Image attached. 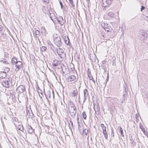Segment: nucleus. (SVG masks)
<instances>
[{"mask_svg":"<svg viewBox=\"0 0 148 148\" xmlns=\"http://www.w3.org/2000/svg\"><path fill=\"white\" fill-rule=\"evenodd\" d=\"M114 63H113V65H114Z\"/></svg>","mask_w":148,"mask_h":148,"instance_id":"obj_59","label":"nucleus"},{"mask_svg":"<svg viewBox=\"0 0 148 148\" xmlns=\"http://www.w3.org/2000/svg\"><path fill=\"white\" fill-rule=\"evenodd\" d=\"M47 48L46 47L43 46L40 48V50L42 51H44L46 50Z\"/></svg>","mask_w":148,"mask_h":148,"instance_id":"obj_33","label":"nucleus"},{"mask_svg":"<svg viewBox=\"0 0 148 148\" xmlns=\"http://www.w3.org/2000/svg\"><path fill=\"white\" fill-rule=\"evenodd\" d=\"M103 133L104 134L105 138L107 139L108 138V134L107 133L106 131H103Z\"/></svg>","mask_w":148,"mask_h":148,"instance_id":"obj_31","label":"nucleus"},{"mask_svg":"<svg viewBox=\"0 0 148 148\" xmlns=\"http://www.w3.org/2000/svg\"><path fill=\"white\" fill-rule=\"evenodd\" d=\"M92 80L93 82H94V83H95V80H94L93 79H92Z\"/></svg>","mask_w":148,"mask_h":148,"instance_id":"obj_54","label":"nucleus"},{"mask_svg":"<svg viewBox=\"0 0 148 148\" xmlns=\"http://www.w3.org/2000/svg\"><path fill=\"white\" fill-rule=\"evenodd\" d=\"M12 139L13 142L14 143H17V140L16 138L15 137H13Z\"/></svg>","mask_w":148,"mask_h":148,"instance_id":"obj_37","label":"nucleus"},{"mask_svg":"<svg viewBox=\"0 0 148 148\" xmlns=\"http://www.w3.org/2000/svg\"><path fill=\"white\" fill-rule=\"evenodd\" d=\"M88 90L86 89H85L84 90V101H85V100L86 99V97L88 96Z\"/></svg>","mask_w":148,"mask_h":148,"instance_id":"obj_16","label":"nucleus"},{"mask_svg":"<svg viewBox=\"0 0 148 148\" xmlns=\"http://www.w3.org/2000/svg\"><path fill=\"white\" fill-rule=\"evenodd\" d=\"M41 32L45 35H46L47 33L45 28L43 27L41 28Z\"/></svg>","mask_w":148,"mask_h":148,"instance_id":"obj_21","label":"nucleus"},{"mask_svg":"<svg viewBox=\"0 0 148 148\" xmlns=\"http://www.w3.org/2000/svg\"><path fill=\"white\" fill-rule=\"evenodd\" d=\"M82 116L83 118L84 119H86V114L84 112L82 113Z\"/></svg>","mask_w":148,"mask_h":148,"instance_id":"obj_36","label":"nucleus"},{"mask_svg":"<svg viewBox=\"0 0 148 148\" xmlns=\"http://www.w3.org/2000/svg\"><path fill=\"white\" fill-rule=\"evenodd\" d=\"M27 132L29 134H32L34 132V130L32 128V127L28 125V126L27 127Z\"/></svg>","mask_w":148,"mask_h":148,"instance_id":"obj_15","label":"nucleus"},{"mask_svg":"<svg viewBox=\"0 0 148 148\" xmlns=\"http://www.w3.org/2000/svg\"><path fill=\"white\" fill-rule=\"evenodd\" d=\"M103 36L104 38H105V37H104V35H103Z\"/></svg>","mask_w":148,"mask_h":148,"instance_id":"obj_56","label":"nucleus"},{"mask_svg":"<svg viewBox=\"0 0 148 148\" xmlns=\"http://www.w3.org/2000/svg\"><path fill=\"white\" fill-rule=\"evenodd\" d=\"M76 79V76L74 75H71L67 78V81L68 82H75Z\"/></svg>","mask_w":148,"mask_h":148,"instance_id":"obj_10","label":"nucleus"},{"mask_svg":"<svg viewBox=\"0 0 148 148\" xmlns=\"http://www.w3.org/2000/svg\"><path fill=\"white\" fill-rule=\"evenodd\" d=\"M113 0H102L103 3V10H106L108 9L112 3Z\"/></svg>","mask_w":148,"mask_h":148,"instance_id":"obj_1","label":"nucleus"},{"mask_svg":"<svg viewBox=\"0 0 148 148\" xmlns=\"http://www.w3.org/2000/svg\"><path fill=\"white\" fill-rule=\"evenodd\" d=\"M108 16L111 17H113L114 16V14L113 12H109L108 14Z\"/></svg>","mask_w":148,"mask_h":148,"instance_id":"obj_32","label":"nucleus"},{"mask_svg":"<svg viewBox=\"0 0 148 148\" xmlns=\"http://www.w3.org/2000/svg\"><path fill=\"white\" fill-rule=\"evenodd\" d=\"M22 65V63L20 61H18V62H17L16 64H15L16 68L15 70V71L16 72H17L19 71L21 68Z\"/></svg>","mask_w":148,"mask_h":148,"instance_id":"obj_9","label":"nucleus"},{"mask_svg":"<svg viewBox=\"0 0 148 148\" xmlns=\"http://www.w3.org/2000/svg\"><path fill=\"white\" fill-rule=\"evenodd\" d=\"M70 3L71 5V6L74 7L75 6L74 5L73 3V0H69Z\"/></svg>","mask_w":148,"mask_h":148,"instance_id":"obj_34","label":"nucleus"},{"mask_svg":"<svg viewBox=\"0 0 148 148\" xmlns=\"http://www.w3.org/2000/svg\"><path fill=\"white\" fill-rule=\"evenodd\" d=\"M10 81L8 79L3 80L2 82V86L6 88H8L9 87V84L10 83Z\"/></svg>","mask_w":148,"mask_h":148,"instance_id":"obj_7","label":"nucleus"},{"mask_svg":"<svg viewBox=\"0 0 148 148\" xmlns=\"http://www.w3.org/2000/svg\"><path fill=\"white\" fill-rule=\"evenodd\" d=\"M111 136L113 137H114V133L113 129H112V133H111Z\"/></svg>","mask_w":148,"mask_h":148,"instance_id":"obj_41","label":"nucleus"},{"mask_svg":"<svg viewBox=\"0 0 148 148\" xmlns=\"http://www.w3.org/2000/svg\"><path fill=\"white\" fill-rule=\"evenodd\" d=\"M107 61L105 59L102 61V64H105Z\"/></svg>","mask_w":148,"mask_h":148,"instance_id":"obj_43","label":"nucleus"},{"mask_svg":"<svg viewBox=\"0 0 148 148\" xmlns=\"http://www.w3.org/2000/svg\"><path fill=\"white\" fill-rule=\"evenodd\" d=\"M68 109L69 110L75 108V105L71 101H69L68 102Z\"/></svg>","mask_w":148,"mask_h":148,"instance_id":"obj_13","label":"nucleus"},{"mask_svg":"<svg viewBox=\"0 0 148 148\" xmlns=\"http://www.w3.org/2000/svg\"><path fill=\"white\" fill-rule=\"evenodd\" d=\"M143 132L145 135H146V136H147L148 134V132L147 131H145V130L144 131H143Z\"/></svg>","mask_w":148,"mask_h":148,"instance_id":"obj_40","label":"nucleus"},{"mask_svg":"<svg viewBox=\"0 0 148 148\" xmlns=\"http://www.w3.org/2000/svg\"><path fill=\"white\" fill-rule=\"evenodd\" d=\"M89 0H86V1L87 2H88Z\"/></svg>","mask_w":148,"mask_h":148,"instance_id":"obj_55","label":"nucleus"},{"mask_svg":"<svg viewBox=\"0 0 148 148\" xmlns=\"http://www.w3.org/2000/svg\"><path fill=\"white\" fill-rule=\"evenodd\" d=\"M61 69L62 72L63 74L66 73L68 71V68L66 64H62L61 65Z\"/></svg>","mask_w":148,"mask_h":148,"instance_id":"obj_6","label":"nucleus"},{"mask_svg":"<svg viewBox=\"0 0 148 148\" xmlns=\"http://www.w3.org/2000/svg\"><path fill=\"white\" fill-rule=\"evenodd\" d=\"M25 90V86L21 85L18 87L16 88V91L18 93H21Z\"/></svg>","mask_w":148,"mask_h":148,"instance_id":"obj_5","label":"nucleus"},{"mask_svg":"<svg viewBox=\"0 0 148 148\" xmlns=\"http://www.w3.org/2000/svg\"><path fill=\"white\" fill-rule=\"evenodd\" d=\"M101 126L102 128L103 131L106 130V127L104 126L103 124H101Z\"/></svg>","mask_w":148,"mask_h":148,"instance_id":"obj_30","label":"nucleus"},{"mask_svg":"<svg viewBox=\"0 0 148 148\" xmlns=\"http://www.w3.org/2000/svg\"><path fill=\"white\" fill-rule=\"evenodd\" d=\"M101 26L107 32H110L112 30V28L110 24L103 22L101 24Z\"/></svg>","mask_w":148,"mask_h":148,"instance_id":"obj_3","label":"nucleus"},{"mask_svg":"<svg viewBox=\"0 0 148 148\" xmlns=\"http://www.w3.org/2000/svg\"><path fill=\"white\" fill-rule=\"evenodd\" d=\"M3 28V27L1 25H0V31H1Z\"/></svg>","mask_w":148,"mask_h":148,"instance_id":"obj_48","label":"nucleus"},{"mask_svg":"<svg viewBox=\"0 0 148 148\" xmlns=\"http://www.w3.org/2000/svg\"><path fill=\"white\" fill-rule=\"evenodd\" d=\"M79 118L78 117H77V123H79Z\"/></svg>","mask_w":148,"mask_h":148,"instance_id":"obj_52","label":"nucleus"},{"mask_svg":"<svg viewBox=\"0 0 148 148\" xmlns=\"http://www.w3.org/2000/svg\"><path fill=\"white\" fill-rule=\"evenodd\" d=\"M12 120L14 122H17L18 120V119L16 117H13L12 118Z\"/></svg>","mask_w":148,"mask_h":148,"instance_id":"obj_39","label":"nucleus"},{"mask_svg":"<svg viewBox=\"0 0 148 148\" xmlns=\"http://www.w3.org/2000/svg\"><path fill=\"white\" fill-rule=\"evenodd\" d=\"M145 8V7L144 6H143V5H142L141 6V11H142Z\"/></svg>","mask_w":148,"mask_h":148,"instance_id":"obj_46","label":"nucleus"},{"mask_svg":"<svg viewBox=\"0 0 148 148\" xmlns=\"http://www.w3.org/2000/svg\"><path fill=\"white\" fill-rule=\"evenodd\" d=\"M0 61L3 62L4 63L6 64H8V62L4 58H2L0 59Z\"/></svg>","mask_w":148,"mask_h":148,"instance_id":"obj_23","label":"nucleus"},{"mask_svg":"<svg viewBox=\"0 0 148 148\" xmlns=\"http://www.w3.org/2000/svg\"><path fill=\"white\" fill-rule=\"evenodd\" d=\"M36 88L37 89V90H38V89H40L39 88V87L38 85H37V86H36Z\"/></svg>","mask_w":148,"mask_h":148,"instance_id":"obj_49","label":"nucleus"},{"mask_svg":"<svg viewBox=\"0 0 148 148\" xmlns=\"http://www.w3.org/2000/svg\"><path fill=\"white\" fill-rule=\"evenodd\" d=\"M42 1L44 2H46L47 3H48L49 2V0H42Z\"/></svg>","mask_w":148,"mask_h":148,"instance_id":"obj_47","label":"nucleus"},{"mask_svg":"<svg viewBox=\"0 0 148 148\" xmlns=\"http://www.w3.org/2000/svg\"><path fill=\"white\" fill-rule=\"evenodd\" d=\"M101 66L102 69L104 70V72H106L107 71L106 66L105 64H102Z\"/></svg>","mask_w":148,"mask_h":148,"instance_id":"obj_28","label":"nucleus"},{"mask_svg":"<svg viewBox=\"0 0 148 148\" xmlns=\"http://www.w3.org/2000/svg\"><path fill=\"white\" fill-rule=\"evenodd\" d=\"M9 68L8 67H6L5 68L4 71H3L6 74V73L9 72Z\"/></svg>","mask_w":148,"mask_h":148,"instance_id":"obj_29","label":"nucleus"},{"mask_svg":"<svg viewBox=\"0 0 148 148\" xmlns=\"http://www.w3.org/2000/svg\"><path fill=\"white\" fill-rule=\"evenodd\" d=\"M47 97H48L49 98H50L51 97H52L53 98H54V94L53 91L52 89L51 90H48L46 94Z\"/></svg>","mask_w":148,"mask_h":148,"instance_id":"obj_8","label":"nucleus"},{"mask_svg":"<svg viewBox=\"0 0 148 148\" xmlns=\"http://www.w3.org/2000/svg\"><path fill=\"white\" fill-rule=\"evenodd\" d=\"M88 131L86 129H85L83 130L82 133V134L83 136H85L87 135Z\"/></svg>","mask_w":148,"mask_h":148,"instance_id":"obj_20","label":"nucleus"},{"mask_svg":"<svg viewBox=\"0 0 148 148\" xmlns=\"http://www.w3.org/2000/svg\"><path fill=\"white\" fill-rule=\"evenodd\" d=\"M140 128L141 129L143 132L145 130V129L142 126H140Z\"/></svg>","mask_w":148,"mask_h":148,"instance_id":"obj_44","label":"nucleus"},{"mask_svg":"<svg viewBox=\"0 0 148 148\" xmlns=\"http://www.w3.org/2000/svg\"><path fill=\"white\" fill-rule=\"evenodd\" d=\"M18 62L16 58L15 57H13L11 60V62L12 64L13 65L15 64Z\"/></svg>","mask_w":148,"mask_h":148,"instance_id":"obj_18","label":"nucleus"},{"mask_svg":"<svg viewBox=\"0 0 148 148\" xmlns=\"http://www.w3.org/2000/svg\"><path fill=\"white\" fill-rule=\"evenodd\" d=\"M74 71H75V72H76V71H75V70H74Z\"/></svg>","mask_w":148,"mask_h":148,"instance_id":"obj_60","label":"nucleus"},{"mask_svg":"<svg viewBox=\"0 0 148 148\" xmlns=\"http://www.w3.org/2000/svg\"><path fill=\"white\" fill-rule=\"evenodd\" d=\"M80 96V95H79V98L80 97V96Z\"/></svg>","mask_w":148,"mask_h":148,"instance_id":"obj_57","label":"nucleus"},{"mask_svg":"<svg viewBox=\"0 0 148 148\" xmlns=\"http://www.w3.org/2000/svg\"><path fill=\"white\" fill-rule=\"evenodd\" d=\"M70 122L71 123V125H72V126H73V123L71 121H70Z\"/></svg>","mask_w":148,"mask_h":148,"instance_id":"obj_53","label":"nucleus"},{"mask_svg":"<svg viewBox=\"0 0 148 148\" xmlns=\"http://www.w3.org/2000/svg\"><path fill=\"white\" fill-rule=\"evenodd\" d=\"M56 19L57 20L59 23L62 25H63L65 22L62 16H60L57 19L56 18Z\"/></svg>","mask_w":148,"mask_h":148,"instance_id":"obj_12","label":"nucleus"},{"mask_svg":"<svg viewBox=\"0 0 148 148\" xmlns=\"http://www.w3.org/2000/svg\"><path fill=\"white\" fill-rule=\"evenodd\" d=\"M37 92L38 93L40 97V94H41L42 95H43L42 91L40 89H38L37 90Z\"/></svg>","mask_w":148,"mask_h":148,"instance_id":"obj_35","label":"nucleus"},{"mask_svg":"<svg viewBox=\"0 0 148 148\" xmlns=\"http://www.w3.org/2000/svg\"><path fill=\"white\" fill-rule=\"evenodd\" d=\"M57 53L61 59H64L66 57V55L64 52L63 50L60 48L57 50Z\"/></svg>","mask_w":148,"mask_h":148,"instance_id":"obj_4","label":"nucleus"},{"mask_svg":"<svg viewBox=\"0 0 148 148\" xmlns=\"http://www.w3.org/2000/svg\"><path fill=\"white\" fill-rule=\"evenodd\" d=\"M6 76V74L3 71L0 72V78L3 79L5 78Z\"/></svg>","mask_w":148,"mask_h":148,"instance_id":"obj_17","label":"nucleus"},{"mask_svg":"<svg viewBox=\"0 0 148 148\" xmlns=\"http://www.w3.org/2000/svg\"><path fill=\"white\" fill-rule=\"evenodd\" d=\"M130 142L131 143H132L133 144V145L134 144L133 143V142H134V140H132L131 139H130Z\"/></svg>","mask_w":148,"mask_h":148,"instance_id":"obj_50","label":"nucleus"},{"mask_svg":"<svg viewBox=\"0 0 148 148\" xmlns=\"http://www.w3.org/2000/svg\"><path fill=\"white\" fill-rule=\"evenodd\" d=\"M78 95V92L77 90L75 89L73 90V91L70 93V95L72 97H75Z\"/></svg>","mask_w":148,"mask_h":148,"instance_id":"obj_14","label":"nucleus"},{"mask_svg":"<svg viewBox=\"0 0 148 148\" xmlns=\"http://www.w3.org/2000/svg\"><path fill=\"white\" fill-rule=\"evenodd\" d=\"M78 129L79 130V132H80V130H79V127H80V125H79V123H78Z\"/></svg>","mask_w":148,"mask_h":148,"instance_id":"obj_51","label":"nucleus"},{"mask_svg":"<svg viewBox=\"0 0 148 148\" xmlns=\"http://www.w3.org/2000/svg\"><path fill=\"white\" fill-rule=\"evenodd\" d=\"M54 41L55 44L59 47H60L62 45L61 38L57 34L53 36Z\"/></svg>","mask_w":148,"mask_h":148,"instance_id":"obj_2","label":"nucleus"},{"mask_svg":"<svg viewBox=\"0 0 148 148\" xmlns=\"http://www.w3.org/2000/svg\"><path fill=\"white\" fill-rule=\"evenodd\" d=\"M56 61V63H52V65L53 66H57L58 65V64H59V62H60L58 60H55L54 61V62H55Z\"/></svg>","mask_w":148,"mask_h":148,"instance_id":"obj_26","label":"nucleus"},{"mask_svg":"<svg viewBox=\"0 0 148 148\" xmlns=\"http://www.w3.org/2000/svg\"><path fill=\"white\" fill-rule=\"evenodd\" d=\"M64 41L65 43L67 45H70L69 40V38H68V37H67L66 38L64 39Z\"/></svg>","mask_w":148,"mask_h":148,"instance_id":"obj_22","label":"nucleus"},{"mask_svg":"<svg viewBox=\"0 0 148 148\" xmlns=\"http://www.w3.org/2000/svg\"><path fill=\"white\" fill-rule=\"evenodd\" d=\"M145 33L144 32V31H142L140 33V34H141V36H145Z\"/></svg>","mask_w":148,"mask_h":148,"instance_id":"obj_42","label":"nucleus"},{"mask_svg":"<svg viewBox=\"0 0 148 148\" xmlns=\"http://www.w3.org/2000/svg\"><path fill=\"white\" fill-rule=\"evenodd\" d=\"M50 15L49 16L50 18L51 19L52 21L54 22V21L53 20L55 18H56V16L55 14L54 13H52V14H50Z\"/></svg>","mask_w":148,"mask_h":148,"instance_id":"obj_19","label":"nucleus"},{"mask_svg":"<svg viewBox=\"0 0 148 148\" xmlns=\"http://www.w3.org/2000/svg\"><path fill=\"white\" fill-rule=\"evenodd\" d=\"M17 128L20 130L21 131H23V128L22 124H20L18 125Z\"/></svg>","mask_w":148,"mask_h":148,"instance_id":"obj_27","label":"nucleus"},{"mask_svg":"<svg viewBox=\"0 0 148 148\" xmlns=\"http://www.w3.org/2000/svg\"><path fill=\"white\" fill-rule=\"evenodd\" d=\"M114 63H113V65H114Z\"/></svg>","mask_w":148,"mask_h":148,"instance_id":"obj_58","label":"nucleus"},{"mask_svg":"<svg viewBox=\"0 0 148 148\" xmlns=\"http://www.w3.org/2000/svg\"><path fill=\"white\" fill-rule=\"evenodd\" d=\"M59 3H60V5L61 8L62 9L63 8V4H62V3L60 1Z\"/></svg>","mask_w":148,"mask_h":148,"instance_id":"obj_45","label":"nucleus"},{"mask_svg":"<svg viewBox=\"0 0 148 148\" xmlns=\"http://www.w3.org/2000/svg\"><path fill=\"white\" fill-rule=\"evenodd\" d=\"M119 131H120V132L121 136L123 137H124V135L123 134V130L121 128V127L119 126Z\"/></svg>","mask_w":148,"mask_h":148,"instance_id":"obj_25","label":"nucleus"},{"mask_svg":"<svg viewBox=\"0 0 148 148\" xmlns=\"http://www.w3.org/2000/svg\"><path fill=\"white\" fill-rule=\"evenodd\" d=\"M69 110L71 116L72 117H74L75 116L76 113V108L69 109Z\"/></svg>","mask_w":148,"mask_h":148,"instance_id":"obj_11","label":"nucleus"},{"mask_svg":"<svg viewBox=\"0 0 148 148\" xmlns=\"http://www.w3.org/2000/svg\"><path fill=\"white\" fill-rule=\"evenodd\" d=\"M35 35L37 36H38L39 34V32L38 30H36L35 32Z\"/></svg>","mask_w":148,"mask_h":148,"instance_id":"obj_38","label":"nucleus"},{"mask_svg":"<svg viewBox=\"0 0 148 148\" xmlns=\"http://www.w3.org/2000/svg\"><path fill=\"white\" fill-rule=\"evenodd\" d=\"M88 78L90 80H92V79H93V77L91 75L90 73V71H89V73H88Z\"/></svg>","mask_w":148,"mask_h":148,"instance_id":"obj_24","label":"nucleus"}]
</instances>
